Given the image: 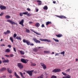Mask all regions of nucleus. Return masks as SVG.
Here are the masks:
<instances>
[{
  "label": "nucleus",
  "instance_id": "f257e3e1",
  "mask_svg": "<svg viewBox=\"0 0 78 78\" xmlns=\"http://www.w3.org/2000/svg\"><path fill=\"white\" fill-rule=\"evenodd\" d=\"M23 42L24 43H26V44L28 45H31L32 46L34 45V44L33 43H30V41H29L28 40H26L25 39L23 40Z\"/></svg>",
  "mask_w": 78,
  "mask_h": 78
},
{
  "label": "nucleus",
  "instance_id": "f03ea898",
  "mask_svg": "<svg viewBox=\"0 0 78 78\" xmlns=\"http://www.w3.org/2000/svg\"><path fill=\"white\" fill-rule=\"evenodd\" d=\"M18 67L20 69H22L23 68V65L22 63H17Z\"/></svg>",
  "mask_w": 78,
  "mask_h": 78
},
{
  "label": "nucleus",
  "instance_id": "7ed1b4c3",
  "mask_svg": "<svg viewBox=\"0 0 78 78\" xmlns=\"http://www.w3.org/2000/svg\"><path fill=\"white\" fill-rule=\"evenodd\" d=\"M7 22H9V23H11L12 25H17V23L12 21L11 20H7Z\"/></svg>",
  "mask_w": 78,
  "mask_h": 78
},
{
  "label": "nucleus",
  "instance_id": "20e7f679",
  "mask_svg": "<svg viewBox=\"0 0 78 78\" xmlns=\"http://www.w3.org/2000/svg\"><path fill=\"white\" fill-rule=\"evenodd\" d=\"M59 72H61V69H55L52 71L53 73H58Z\"/></svg>",
  "mask_w": 78,
  "mask_h": 78
},
{
  "label": "nucleus",
  "instance_id": "39448f33",
  "mask_svg": "<svg viewBox=\"0 0 78 78\" xmlns=\"http://www.w3.org/2000/svg\"><path fill=\"white\" fill-rule=\"evenodd\" d=\"M33 72H34V70H33L31 71H26V72L27 73L29 74L30 76H31L33 75Z\"/></svg>",
  "mask_w": 78,
  "mask_h": 78
},
{
  "label": "nucleus",
  "instance_id": "423d86ee",
  "mask_svg": "<svg viewBox=\"0 0 78 78\" xmlns=\"http://www.w3.org/2000/svg\"><path fill=\"white\" fill-rule=\"evenodd\" d=\"M21 61L23 63H24L25 64H27V62L28 61V60L27 59H25L24 58H22L21 59Z\"/></svg>",
  "mask_w": 78,
  "mask_h": 78
},
{
  "label": "nucleus",
  "instance_id": "0eeeda50",
  "mask_svg": "<svg viewBox=\"0 0 78 78\" xmlns=\"http://www.w3.org/2000/svg\"><path fill=\"white\" fill-rule=\"evenodd\" d=\"M40 41H43V42H51L50 40H48L47 39H43L42 38H40L39 39Z\"/></svg>",
  "mask_w": 78,
  "mask_h": 78
},
{
  "label": "nucleus",
  "instance_id": "6e6552de",
  "mask_svg": "<svg viewBox=\"0 0 78 78\" xmlns=\"http://www.w3.org/2000/svg\"><path fill=\"white\" fill-rule=\"evenodd\" d=\"M33 40L34 41V42L36 43L37 44V43H41V41L39 40H37V39L36 38H33Z\"/></svg>",
  "mask_w": 78,
  "mask_h": 78
},
{
  "label": "nucleus",
  "instance_id": "1a4fd4ad",
  "mask_svg": "<svg viewBox=\"0 0 78 78\" xmlns=\"http://www.w3.org/2000/svg\"><path fill=\"white\" fill-rule=\"evenodd\" d=\"M56 17H58V18H60V19H63L64 18V19H67V17H66V16H58L57 15L55 16Z\"/></svg>",
  "mask_w": 78,
  "mask_h": 78
},
{
  "label": "nucleus",
  "instance_id": "9d476101",
  "mask_svg": "<svg viewBox=\"0 0 78 78\" xmlns=\"http://www.w3.org/2000/svg\"><path fill=\"white\" fill-rule=\"evenodd\" d=\"M7 70L8 73H12V69H10V68H7Z\"/></svg>",
  "mask_w": 78,
  "mask_h": 78
},
{
  "label": "nucleus",
  "instance_id": "9b49d317",
  "mask_svg": "<svg viewBox=\"0 0 78 78\" xmlns=\"http://www.w3.org/2000/svg\"><path fill=\"white\" fill-rule=\"evenodd\" d=\"M6 68L5 67H2L0 69V72H4V71H6Z\"/></svg>",
  "mask_w": 78,
  "mask_h": 78
},
{
  "label": "nucleus",
  "instance_id": "f8f14e48",
  "mask_svg": "<svg viewBox=\"0 0 78 78\" xmlns=\"http://www.w3.org/2000/svg\"><path fill=\"white\" fill-rule=\"evenodd\" d=\"M24 22V20H22L21 21H20L19 23L20 25H21L22 27H23V23Z\"/></svg>",
  "mask_w": 78,
  "mask_h": 78
},
{
  "label": "nucleus",
  "instance_id": "ddd939ff",
  "mask_svg": "<svg viewBox=\"0 0 78 78\" xmlns=\"http://www.w3.org/2000/svg\"><path fill=\"white\" fill-rule=\"evenodd\" d=\"M0 8L1 10H4L6 9V7L3 5H2L0 6Z\"/></svg>",
  "mask_w": 78,
  "mask_h": 78
},
{
  "label": "nucleus",
  "instance_id": "4468645a",
  "mask_svg": "<svg viewBox=\"0 0 78 78\" xmlns=\"http://www.w3.org/2000/svg\"><path fill=\"white\" fill-rule=\"evenodd\" d=\"M10 33H11V31H10V30H7L6 31V32H4V34H9Z\"/></svg>",
  "mask_w": 78,
  "mask_h": 78
},
{
  "label": "nucleus",
  "instance_id": "2eb2a0df",
  "mask_svg": "<svg viewBox=\"0 0 78 78\" xmlns=\"http://www.w3.org/2000/svg\"><path fill=\"white\" fill-rule=\"evenodd\" d=\"M2 62H3L4 63H8L9 62V60L8 59L2 61Z\"/></svg>",
  "mask_w": 78,
  "mask_h": 78
},
{
  "label": "nucleus",
  "instance_id": "dca6fc26",
  "mask_svg": "<svg viewBox=\"0 0 78 78\" xmlns=\"http://www.w3.org/2000/svg\"><path fill=\"white\" fill-rule=\"evenodd\" d=\"M15 39H16L18 40H20V41H21V40H22V38H21V36L19 37V36H17L15 38Z\"/></svg>",
  "mask_w": 78,
  "mask_h": 78
},
{
  "label": "nucleus",
  "instance_id": "f3484780",
  "mask_svg": "<svg viewBox=\"0 0 78 78\" xmlns=\"http://www.w3.org/2000/svg\"><path fill=\"white\" fill-rule=\"evenodd\" d=\"M56 36L57 37H62L63 35H62L61 34H59L58 35H56Z\"/></svg>",
  "mask_w": 78,
  "mask_h": 78
},
{
  "label": "nucleus",
  "instance_id": "a211bd4d",
  "mask_svg": "<svg viewBox=\"0 0 78 78\" xmlns=\"http://www.w3.org/2000/svg\"><path fill=\"white\" fill-rule=\"evenodd\" d=\"M37 2H38V5H41L42 4V1H41L37 0Z\"/></svg>",
  "mask_w": 78,
  "mask_h": 78
},
{
  "label": "nucleus",
  "instance_id": "6ab92c4d",
  "mask_svg": "<svg viewBox=\"0 0 78 78\" xmlns=\"http://www.w3.org/2000/svg\"><path fill=\"white\" fill-rule=\"evenodd\" d=\"M35 25L36 27H39L40 26V24L39 23H37L35 24Z\"/></svg>",
  "mask_w": 78,
  "mask_h": 78
},
{
  "label": "nucleus",
  "instance_id": "aec40b11",
  "mask_svg": "<svg viewBox=\"0 0 78 78\" xmlns=\"http://www.w3.org/2000/svg\"><path fill=\"white\" fill-rule=\"evenodd\" d=\"M19 51L21 55H24L25 54V52L23 51H20L19 50Z\"/></svg>",
  "mask_w": 78,
  "mask_h": 78
},
{
  "label": "nucleus",
  "instance_id": "412c9836",
  "mask_svg": "<svg viewBox=\"0 0 78 78\" xmlns=\"http://www.w3.org/2000/svg\"><path fill=\"white\" fill-rule=\"evenodd\" d=\"M32 31H33V32H34V33H35V34H37V35H41V34L38 33L37 32H35V31H34L33 30H31Z\"/></svg>",
  "mask_w": 78,
  "mask_h": 78
},
{
  "label": "nucleus",
  "instance_id": "4be33fe9",
  "mask_svg": "<svg viewBox=\"0 0 78 78\" xmlns=\"http://www.w3.org/2000/svg\"><path fill=\"white\" fill-rule=\"evenodd\" d=\"M10 49L9 48H8L5 50V52L6 53H9V52H10Z\"/></svg>",
  "mask_w": 78,
  "mask_h": 78
},
{
  "label": "nucleus",
  "instance_id": "5701e85b",
  "mask_svg": "<svg viewBox=\"0 0 78 78\" xmlns=\"http://www.w3.org/2000/svg\"><path fill=\"white\" fill-rule=\"evenodd\" d=\"M5 18L6 19H10V18H11V16L9 15H6L5 16Z\"/></svg>",
  "mask_w": 78,
  "mask_h": 78
},
{
  "label": "nucleus",
  "instance_id": "b1692460",
  "mask_svg": "<svg viewBox=\"0 0 78 78\" xmlns=\"http://www.w3.org/2000/svg\"><path fill=\"white\" fill-rule=\"evenodd\" d=\"M20 74V75L21 76V77L22 78H25V76H23V73H22L21 72H19Z\"/></svg>",
  "mask_w": 78,
  "mask_h": 78
},
{
  "label": "nucleus",
  "instance_id": "393cba45",
  "mask_svg": "<svg viewBox=\"0 0 78 78\" xmlns=\"http://www.w3.org/2000/svg\"><path fill=\"white\" fill-rule=\"evenodd\" d=\"M9 39L13 43L14 42V40H13V38H12V37H10Z\"/></svg>",
  "mask_w": 78,
  "mask_h": 78
},
{
  "label": "nucleus",
  "instance_id": "a878e982",
  "mask_svg": "<svg viewBox=\"0 0 78 78\" xmlns=\"http://www.w3.org/2000/svg\"><path fill=\"white\" fill-rule=\"evenodd\" d=\"M44 9L47 10L48 9V7L47 6H45L43 7Z\"/></svg>",
  "mask_w": 78,
  "mask_h": 78
},
{
  "label": "nucleus",
  "instance_id": "bb28decb",
  "mask_svg": "<svg viewBox=\"0 0 78 78\" xmlns=\"http://www.w3.org/2000/svg\"><path fill=\"white\" fill-rule=\"evenodd\" d=\"M49 24H51V22L50 21H48V22H47L46 23V25H49Z\"/></svg>",
  "mask_w": 78,
  "mask_h": 78
},
{
  "label": "nucleus",
  "instance_id": "cd10ccee",
  "mask_svg": "<svg viewBox=\"0 0 78 78\" xmlns=\"http://www.w3.org/2000/svg\"><path fill=\"white\" fill-rule=\"evenodd\" d=\"M36 64L34 63H31V64L30 65L31 66H36Z\"/></svg>",
  "mask_w": 78,
  "mask_h": 78
},
{
  "label": "nucleus",
  "instance_id": "c85d7f7f",
  "mask_svg": "<svg viewBox=\"0 0 78 78\" xmlns=\"http://www.w3.org/2000/svg\"><path fill=\"white\" fill-rule=\"evenodd\" d=\"M44 52L45 53H50V51H44Z\"/></svg>",
  "mask_w": 78,
  "mask_h": 78
},
{
  "label": "nucleus",
  "instance_id": "c756f323",
  "mask_svg": "<svg viewBox=\"0 0 78 78\" xmlns=\"http://www.w3.org/2000/svg\"><path fill=\"white\" fill-rule=\"evenodd\" d=\"M66 78H71V76L68 74H66Z\"/></svg>",
  "mask_w": 78,
  "mask_h": 78
},
{
  "label": "nucleus",
  "instance_id": "7c9ffc66",
  "mask_svg": "<svg viewBox=\"0 0 78 78\" xmlns=\"http://www.w3.org/2000/svg\"><path fill=\"white\" fill-rule=\"evenodd\" d=\"M44 78V76H43V74L41 75L40 76L38 77V78Z\"/></svg>",
  "mask_w": 78,
  "mask_h": 78
},
{
  "label": "nucleus",
  "instance_id": "2f4dec72",
  "mask_svg": "<svg viewBox=\"0 0 78 78\" xmlns=\"http://www.w3.org/2000/svg\"><path fill=\"white\" fill-rule=\"evenodd\" d=\"M42 67H43V69L44 70H45V69H47V67H46V66L45 65Z\"/></svg>",
  "mask_w": 78,
  "mask_h": 78
},
{
  "label": "nucleus",
  "instance_id": "473e14b6",
  "mask_svg": "<svg viewBox=\"0 0 78 78\" xmlns=\"http://www.w3.org/2000/svg\"><path fill=\"white\" fill-rule=\"evenodd\" d=\"M42 67H43V69L44 70H45V69H47V67H46V66L45 65Z\"/></svg>",
  "mask_w": 78,
  "mask_h": 78
},
{
  "label": "nucleus",
  "instance_id": "72a5a7b5",
  "mask_svg": "<svg viewBox=\"0 0 78 78\" xmlns=\"http://www.w3.org/2000/svg\"><path fill=\"white\" fill-rule=\"evenodd\" d=\"M42 67H43V69L44 70H45V69H47V67H46V66L45 65Z\"/></svg>",
  "mask_w": 78,
  "mask_h": 78
},
{
  "label": "nucleus",
  "instance_id": "f704fd0d",
  "mask_svg": "<svg viewBox=\"0 0 78 78\" xmlns=\"http://www.w3.org/2000/svg\"><path fill=\"white\" fill-rule=\"evenodd\" d=\"M17 37V34H15L13 35V37L16 39V37Z\"/></svg>",
  "mask_w": 78,
  "mask_h": 78
},
{
  "label": "nucleus",
  "instance_id": "c9c22d12",
  "mask_svg": "<svg viewBox=\"0 0 78 78\" xmlns=\"http://www.w3.org/2000/svg\"><path fill=\"white\" fill-rule=\"evenodd\" d=\"M53 40L55 41V42H59V40L57 39H55L54 38H53Z\"/></svg>",
  "mask_w": 78,
  "mask_h": 78
},
{
  "label": "nucleus",
  "instance_id": "e433bc0d",
  "mask_svg": "<svg viewBox=\"0 0 78 78\" xmlns=\"http://www.w3.org/2000/svg\"><path fill=\"white\" fill-rule=\"evenodd\" d=\"M28 13V12H23V14H24V15H27H27Z\"/></svg>",
  "mask_w": 78,
  "mask_h": 78
},
{
  "label": "nucleus",
  "instance_id": "4c0bfd02",
  "mask_svg": "<svg viewBox=\"0 0 78 78\" xmlns=\"http://www.w3.org/2000/svg\"><path fill=\"white\" fill-rule=\"evenodd\" d=\"M62 75H63L64 76H66V75H67V74H66V73H64V72H62Z\"/></svg>",
  "mask_w": 78,
  "mask_h": 78
},
{
  "label": "nucleus",
  "instance_id": "58836bf2",
  "mask_svg": "<svg viewBox=\"0 0 78 78\" xmlns=\"http://www.w3.org/2000/svg\"><path fill=\"white\" fill-rule=\"evenodd\" d=\"M40 64L41 65V66L42 67H43V66H44L45 65V64H44V63H40Z\"/></svg>",
  "mask_w": 78,
  "mask_h": 78
},
{
  "label": "nucleus",
  "instance_id": "ea45409f",
  "mask_svg": "<svg viewBox=\"0 0 78 78\" xmlns=\"http://www.w3.org/2000/svg\"><path fill=\"white\" fill-rule=\"evenodd\" d=\"M20 16H23V12L20 13Z\"/></svg>",
  "mask_w": 78,
  "mask_h": 78
},
{
  "label": "nucleus",
  "instance_id": "a19ab883",
  "mask_svg": "<svg viewBox=\"0 0 78 78\" xmlns=\"http://www.w3.org/2000/svg\"><path fill=\"white\" fill-rule=\"evenodd\" d=\"M51 78H56V76L55 75H53L51 76Z\"/></svg>",
  "mask_w": 78,
  "mask_h": 78
},
{
  "label": "nucleus",
  "instance_id": "79ce46f5",
  "mask_svg": "<svg viewBox=\"0 0 78 78\" xmlns=\"http://www.w3.org/2000/svg\"><path fill=\"white\" fill-rule=\"evenodd\" d=\"M26 31L27 33H30V30L26 29Z\"/></svg>",
  "mask_w": 78,
  "mask_h": 78
},
{
  "label": "nucleus",
  "instance_id": "37998d69",
  "mask_svg": "<svg viewBox=\"0 0 78 78\" xmlns=\"http://www.w3.org/2000/svg\"><path fill=\"white\" fill-rule=\"evenodd\" d=\"M70 70V69H69L66 70V72H69Z\"/></svg>",
  "mask_w": 78,
  "mask_h": 78
},
{
  "label": "nucleus",
  "instance_id": "c03bdc74",
  "mask_svg": "<svg viewBox=\"0 0 78 78\" xmlns=\"http://www.w3.org/2000/svg\"><path fill=\"white\" fill-rule=\"evenodd\" d=\"M65 54V52L64 51H63L61 52V55H64Z\"/></svg>",
  "mask_w": 78,
  "mask_h": 78
},
{
  "label": "nucleus",
  "instance_id": "a18cd8bd",
  "mask_svg": "<svg viewBox=\"0 0 78 78\" xmlns=\"http://www.w3.org/2000/svg\"><path fill=\"white\" fill-rule=\"evenodd\" d=\"M27 16H31V14L30 13H28L27 15Z\"/></svg>",
  "mask_w": 78,
  "mask_h": 78
},
{
  "label": "nucleus",
  "instance_id": "49530a36",
  "mask_svg": "<svg viewBox=\"0 0 78 78\" xmlns=\"http://www.w3.org/2000/svg\"><path fill=\"white\" fill-rule=\"evenodd\" d=\"M37 49H33V51H37Z\"/></svg>",
  "mask_w": 78,
  "mask_h": 78
},
{
  "label": "nucleus",
  "instance_id": "de8ad7c7",
  "mask_svg": "<svg viewBox=\"0 0 78 78\" xmlns=\"http://www.w3.org/2000/svg\"><path fill=\"white\" fill-rule=\"evenodd\" d=\"M27 10L28 11H31V9H30L28 8L27 9Z\"/></svg>",
  "mask_w": 78,
  "mask_h": 78
},
{
  "label": "nucleus",
  "instance_id": "09e8293b",
  "mask_svg": "<svg viewBox=\"0 0 78 78\" xmlns=\"http://www.w3.org/2000/svg\"><path fill=\"white\" fill-rule=\"evenodd\" d=\"M10 57H13L14 56V55L11 54L10 55Z\"/></svg>",
  "mask_w": 78,
  "mask_h": 78
},
{
  "label": "nucleus",
  "instance_id": "8fccbe9b",
  "mask_svg": "<svg viewBox=\"0 0 78 78\" xmlns=\"http://www.w3.org/2000/svg\"><path fill=\"white\" fill-rule=\"evenodd\" d=\"M13 48L14 51L15 52H16V48H14V47Z\"/></svg>",
  "mask_w": 78,
  "mask_h": 78
},
{
  "label": "nucleus",
  "instance_id": "3c124183",
  "mask_svg": "<svg viewBox=\"0 0 78 78\" xmlns=\"http://www.w3.org/2000/svg\"><path fill=\"white\" fill-rule=\"evenodd\" d=\"M42 28H44V27H45V26H44V24H42L41 26Z\"/></svg>",
  "mask_w": 78,
  "mask_h": 78
},
{
  "label": "nucleus",
  "instance_id": "603ef678",
  "mask_svg": "<svg viewBox=\"0 0 78 78\" xmlns=\"http://www.w3.org/2000/svg\"><path fill=\"white\" fill-rule=\"evenodd\" d=\"M3 14V12H2L1 14H0V16H2Z\"/></svg>",
  "mask_w": 78,
  "mask_h": 78
},
{
  "label": "nucleus",
  "instance_id": "864d4df0",
  "mask_svg": "<svg viewBox=\"0 0 78 78\" xmlns=\"http://www.w3.org/2000/svg\"><path fill=\"white\" fill-rule=\"evenodd\" d=\"M8 47H9V48H11V45L10 44H9L8 45Z\"/></svg>",
  "mask_w": 78,
  "mask_h": 78
},
{
  "label": "nucleus",
  "instance_id": "5fc2aeb1",
  "mask_svg": "<svg viewBox=\"0 0 78 78\" xmlns=\"http://www.w3.org/2000/svg\"><path fill=\"white\" fill-rule=\"evenodd\" d=\"M5 56H6V57H7V58H8V57H9V55H5Z\"/></svg>",
  "mask_w": 78,
  "mask_h": 78
},
{
  "label": "nucleus",
  "instance_id": "6e6d98bb",
  "mask_svg": "<svg viewBox=\"0 0 78 78\" xmlns=\"http://www.w3.org/2000/svg\"><path fill=\"white\" fill-rule=\"evenodd\" d=\"M1 46H2V47H3V46L4 47L5 46V45L4 44H2V45H1Z\"/></svg>",
  "mask_w": 78,
  "mask_h": 78
},
{
  "label": "nucleus",
  "instance_id": "4d7b16f0",
  "mask_svg": "<svg viewBox=\"0 0 78 78\" xmlns=\"http://www.w3.org/2000/svg\"><path fill=\"white\" fill-rule=\"evenodd\" d=\"M59 54L58 53H56L55 55V56H58Z\"/></svg>",
  "mask_w": 78,
  "mask_h": 78
},
{
  "label": "nucleus",
  "instance_id": "13d9d810",
  "mask_svg": "<svg viewBox=\"0 0 78 78\" xmlns=\"http://www.w3.org/2000/svg\"><path fill=\"white\" fill-rule=\"evenodd\" d=\"M38 11H39V9H36V12H38Z\"/></svg>",
  "mask_w": 78,
  "mask_h": 78
},
{
  "label": "nucleus",
  "instance_id": "bf43d9fd",
  "mask_svg": "<svg viewBox=\"0 0 78 78\" xmlns=\"http://www.w3.org/2000/svg\"><path fill=\"white\" fill-rule=\"evenodd\" d=\"M53 3H54V4H55L56 3V1H53Z\"/></svg>",
  "mask_w": 78,
  "mask_h": 78
},
{
  "label": "nucleus",
  "instance_id": "052dcab7",
  "mask_svg": "<svg viewBox=\"0 0 78 78\" xmlns=\"http://www.w3.org/2000/svg\"><path fill=\"white\" fill-rule=\"evenodd\" d=\"M29 23L30 24L31 23H33V22H31V21H30L29 22Z\"/></svg>",
  "mask_w": 78,
  "mask_h": 78
},
{
  "label": "nucleus",
  "instance_id": "680f3d73",
  "mask_svg": "<svg viewBox=\"0 0 78 78\" xmlns=\"http://www.w3.org/2000/svg\"><path fill=\"white\" fill-rule=\"evenodd\" d=\"M9 77L10 78H12V75H10Z\"/></svg>",
  "mask_w": 78,
  "mask_h": 78
},
{
  "label": "nucleus",
  "instance_id": "e2e57ef3",
  "mask_svg": "<svg viewBox=\"0 0 78 78\" xmlns=\"http://www.w3.org/2000/svg\"><path fill=\"white\" fill-rule=\"evenodd\" d=\"M78 61V58H76V61Z\"/></svg>",
  "mask_w": 78,
  "mask_h": 78
},
{
  "label": "nucleus",
  "instance_id": "0e129e2a",
  "mask_svg": "<svg viewBox=\"0 0 78 78\" xmlns=\"http://www.w3.org/2000/svg\"><path fill=\"white\" fill-rule=\"evenodd\" d=\"M62 78H67L66 76H64L62 77Z\"/></svg>",
  "mask_w": 78,
  "mask_h": 78
},
{
  "label": "nucleus",
  "instance_id": "69168bd1",
  "mask_svg": "<svg viewBox=\"0 0 78 78\" xmlns=\"http://www.w3.org/2000/svg\"><path fill=\"white\" fill-rule=\"evenodd\" d=\"M2 77H3V78H5L6 77V76H2Z\"/></svg>",
  "mask_w": 78,
  "mask_h": 78
},
{
  "label": "nucleus",
  "instance_id": "338daca9",
  "mask_svg": "<svg viewBox=\"0 0 78 78\" xmlns=\"http://www.w3.org/2000/svg\"><path fill=\"white\" fill-rule=\"evenodd\" d=\"M26 73H25V72H24L23 73V75H25V74H26Z\"/></svg>",
  "mask_w": 78,
  "mask_h": 78
},
{
  "label": "nucleus",
  "instance_id": "774afa93",
  "mask_svg": "<svg viewBox=\"0 0 78 78\" xmlns=\"http://www.w3.org/2000/svg\"><path fill=\"white\" fill-rule=\"evenodd\" d=\"M2 59H5V58H2Z\"/></svg>",
  "mask_w": 78,
  "mask_h": 78
}]
</instances>
